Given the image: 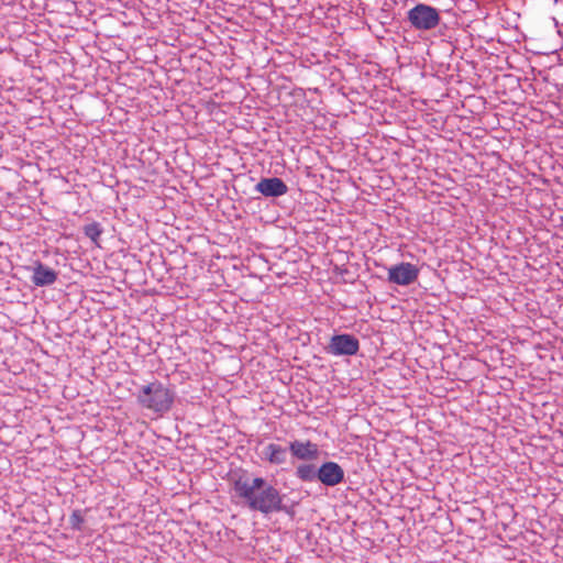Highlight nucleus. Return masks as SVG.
Masks as SVG:
<instances>
[{
	"mask_svg": "<svg viewBox=\"0 0 563 563\" xmlns=\"http://www.w3.org/2000/svg\"><path fill=\"white\" fill-rule=\"evenodd\" d=\"M84 522L85 518L82 511L79 509L74 510L69 517L70 528L73 530L81 531Z\"/></svg>",
	"mask_w": 563,
	"mask_h": 563,
	"instance_id": "13",
	"label": "nucleus"
},
{
	"mask_svg": "<svg viewBox=\"0 0 563 563\" xmlns=\"http://www.w3.org/2000/svg\"><path fill=\"white\" fill-rule=\"evenodd\" d=\"M343 479L344 471L335 462H325L318 468V481L325 486H335Z\"/></svg>",
	"mask_w": 563,
	"mask_h": 563,
	"instance_id": "7",
	"label": "nucleus"
},
{
	"mask_svg": "<svg viewBox=\"0 0 563 563\" xmlns=\"http://www.w3.org/2000/svg\"><path fill=\"white\" fill-rule=\"evenodd\" d=\"M32 283L37 287L51 286L57 280V273L41 262H35L31 267Z\"/></svg>",
	"mask_w": 563,
	"mask_h": 563,
	"instance_id": "8",
	"label": "nucleus"
},
{
	"mask_svg": "<svg viewBox=\"0 0 563 563\" xmlns=\"http://www.w3.org/2000/svg\"><path fill=\"white\" fill-rule=\"evenodd\" d=\"M407 20L416 31H430L440 24L441 16L437 8L418 3L407 12Z\"/></svg>",
	"mask_w": 563,
	"mask_h": 563,
	"instance_id": "3",
	"label": "nucleus"
},
{
	"mask_svg": "<svg viewBox=\"0 0 563 563\" xmlns=\"http://www.w3.org/2000/svg\"><path fill=\"white\" fill-rule=\"evenodd\" d=\"M419 268L408 262H401L388 268V282L391 284L408 286L417 280Z\"/></svg>",
	"mask_w": 563,
	"mask_h": 563,
	"instance_id": "5",
	"label": "nucleus"
},
{
	"mask_svg": "<svg viewBox=\"0 0 563 563\" xmlns=\"http://www.w3.org/2000/svg\"><path fill=\"white\" fill-rule=\"evenodd\" d=\"M263 454L271 464L279 465L286 462L287 449L269 443L264 448Z\"/></svg>",
	"mask_w": 563,
	"mask_h": 563,
	"instance_id": "10",
	"label": "nucleus"
},
{
	"mask_svg": "<svg viewBox=\"0 0 563 563\" xmlns=\"http://www.w3.org/2000/svg\"><path fill=\"white\" fill-rule=\"evenodd\" d=\"M296 475L301 481L312 482L314 479H318V470L314 467V465L302 464L297 467Z\"/></svg>",
	"mask_w": 563,
	"mask_h": 563,
	"instance_id": "11",
	"label": "nucleus"
},
{
	"mask_svg": "<svg viewBox=\"0 0 563 563\" xmlns=\"http://www.w3.org/2000/svg\"><path fill=\"white\" fill-rule=\"evenodd\" d=\"M232 482V498L236 504L265 516L274 512L292 514L284 504V495L263 477H255L246 471L235 473Z\"/></svg>",
	"mask_w": 563,
	"mask_h": 563,
	"instance_id": "1",
	"label": "nucleus"
},
{
	"mask_svg": "<svg viewBox=\"0 0 563 563\" xmlns=\"http://www.w3.org/2000/svg\"><path fill=\"white\" fill-rule=\"evenodd\" d=\"M289 450L294 456L299 460H316L319 454L318 445L310 442L294 441L289 445Z\"/></svg>",
	"mask_w": 563,
	"mask_h": 563,
	"instance_id": "9",
	"label": "nucleus"
},
{
	"mask_svg": "<svg viewBox=\"0 0 563 563\" xmlns=\"http://www.w3.org/2000/svg\"><path fill=\"white\" fill-rule=\"evenodd\" d=\"M255 191L260 192L264 197L277 198L288 192V186L282 178L278 177H266L262 178L255 185Z\"/></svg>",
	"mask_w": 563,
	"mask_h": 563,
	"instance_id": "6",
	"label": "nucleus"
},
{
	"mask_svg": "<svg viewBox=\"0 0 563 563\" xmlns=\"http://www.w3.org/2000/svg\"><path fill=\"white\" fill-rule=\"evenodd\" d=\"M137 402L155 413L168 412L174 404L175 394L159 380L141 386L136 396Z\"/></svg>",
	"mask_w": 563,
	"mask_h": 563,
	"instance_id": "2",
	"label": "nucleus"
},
{
	"mask_svg": "<svg viewBox=\"0 0 563 563\" xmlns=\"http://www.w3.org/2000/svg\"><path fill=\"white\" fill-rule=\"evenodd\" d=\"M103 229L100 223L92 222L89 224H86L84 227V233L87 238H89L95 244H98V240L100 235L102 234Z\"/></svg>",
	"mask_w": 563,
	"mask_h": 563,
	"instance_id": "12",
	"label": "nucleus"
},
{
	"mask_svg": "<svg viewBox=\"0 0 563 563\" xmlns=\"http://www.w3.org/2000/svg\"><path fill=\"white\" fill-rule=\"evenodd\" d=\"M360 350V341L353 334H334L325 347L327 353L334 356H352Z\"/></svg>",
	"mask_w": 563,
	"mask_h": 563,
	"instance_id": "4",
	"label": "nucleus"
}]
</instances>
